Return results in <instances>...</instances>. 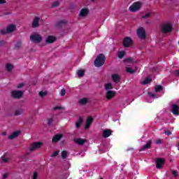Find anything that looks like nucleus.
<instances>
[{
    "mask_svg": "<svg viewBox=\"0 0 179 179\" xmlns=\"http://www.w3.org/2000/svg\"><path fill=\"white\" fill-rule=\"evenodd\" d=\"M60 3L58 1H56L52 3V8H58L59 6Z\"/></svg>",
    "mask_w": 179,
    "mask_h": 179,
    "instance_id": "nucleus-30",
    "label": "nucleus"
},
{
    "mask_svg": "<svg viewBox=\"0 0 179 179\" xmlns=\"http://www.w3.org/2000/svg\"><path fill=\"white\" fill-rule=\"evenodd\" d=\"M15 113H19V110H16Z\"/></svg>",
    "mask_w": 179,
    "mask_h": 179,
    "instance_id": "nucleus-56",
    "label": "nucleus"
},
{
    "mask_svg": "<svg viewBox=\"0 0 179 179\" xmlns=\"http://www.w3.org/2000/svg\"><path fill=\"white\" fill-rule=\"evenodd\" d=\"M137 35L139 37V38H141V39L146 38L145 29H143V27L138 28L137 29Z\"/></svg>",
    "mask_w": 179,
    "mask_h": 179,
    "instance_id": "nucleus-8",
    "label": "nucleus"
},
{
    "mask_svg": "<svg viewBox=\"0 0 179 179\" xmlns=\"http://www.w3.org/2000/svg\"><path fill=\"white\" fill-rule=\"evenodd\" d=\"M62 138V134H57L55 135L52 139V142L53 143H56V142H58L59 141H61V138Z\"/></svg>",
    "mask_w": 179,
    "mask_h": 179,
    "instance_id": "nucleus-19",
    "label": "nucleus"
},
{
    "mask_svg": "<svg viewBox=\"0 0 179 179\" xmlns=\"http://www.w3.org/2000/svg\"><path fill=\"white\" fill-rule=\"evenodd\" d=\"M151 82H152V80L150 78H147L142 83V85H148V83H150Z\"/></svg>",
    "mask_w": 179,
    "mask_h": 179,
    "instance_id": "nucleus-31",
    "label": "nucleus"
},
{
    "mask_svg": "<svg viewBox=\"0 0 179 179\" xmlns=\"http://www.w3.org/2000/svg\"><path fill=\"white\" fill-rule=\"evenodd\" d=\"M152 148V140H149L145 145L139 149V152H143L147 149H150Z\"/></svg>",
    "mask_w": 179,
    "mask_h": 179,
    "instance_id": "nucleus-11",
    "label": "nucleus"
},
{
    "mask_svg": "<svg viewBox=\"0 0 179 179\" xmlns=\"http://www.w3.org/2000/svg\"><path fill=\"white\" fill-rule=\"evenodd\" d=\"M150 13H147L145 15L141 16L142 19H148L150 17Z\"/></svg>",
    "mask_w": 179,
    "mask_h": 179,
    "instance_id": "nucleus-34",
    "label": "nucleus"
},
{
    "mask_svg": "<svg viewBox=\"0 0 179 179\" xmlns=\"http://www.w3.org/2000/svg\"><path fill=\"white\" fill-rule=\"evenodd\" d=\"M163 90V87L162 85L155 86V92H162Z\"/></svg>",
    "mask_w": 179,
    "mask_h": 179,
    "instance_id": "nucleus-32",
    "label": "nucleus"
},
{
    "mask_svg": "<svg viewBox=\"0 0 179 179\" xmlns=\"http://www.w3.org/2000/svg\"><path fill=\"white\" fill-rule=\"evenodd\" d=\"M155 143L156 145H162L164 143L163 139L162 138H159L157 140L155 141Z\"/></svg>",
    "mask_w": 179,
    "mask_h": 179,
    "instance_id": "nucleus-33",
    "label": "nucleus"
},
{
    "mask_svg": "<svg viewBox=\"0 0 179 179\" xmlns=\"http://www.w3.org/2000/svg\"><path fill=\"white\" fill-rule=\"evenodd\" d=\"M30 40L31 41H32V43H35L36 44H40V43L43 41V37L38 33H33L30 36Z\"/></svg>",
    "mask_w": 179,
    "mask_h": 179,
    "instance_id": "nucleus-3",
    "label": "nucleus"
},
{
    "mask_svg": "<svg viewBox=\"0 0 179 179\" xmlns=\"http://www.w3.org/2000/svg\"><path fill=\"white\" fill-rule=\"evenodd\" d=\"M23 96V92L19 91V90H13L11 92V97L13 99H22V96Z\"/></svg>",
    "mask_w": 179,
    "mask_h": 179,
    "instance_id": "nucleus-5",
    "label": "nucleus"
},
{
    "mask_svg": "<svg viewBox=\"0 0 179 179\" xmlns=\"http://www.w3.org/2000/svg\"><path fill=\"white\" fill-rule=\"evenodd\" d=\"M83 124V117H80L77 122H76V128H80V125Z\"/></svg>",
    "mask_w": 179,
    "mask_h": 179,
    "instance_id": "nucleus-21",
    "label": "nucleus"
},
{
    "mask_svg": "<svg viewBox=\"0 0 179 179\" xmlns=\"http://www.w3.org/2000/svg\"><path fill=\"white\" fill-rule=\"evenodd\" d=\"M6 1L5 0H0V5L2 3H6Z\"/></svg>",
    "mask_w": 179,
    "mask_h": 179,
    "instance_id": "nucleus-52",
    "label": "nucleus"
},
{
    "mask_svg": "<svg viewBox=\"0 0 179 179\" xmlns=\"http://www.w3.org/2000/svg\"><path fill=\"white\" fill-rule=\"evenodd\" d=\"M141 6H142V3L141 1L134 2L130 7V12H137L141 9Z\"/></svg>",
    "mask_w": 179,
    "mask_h": 179,
    "instance_id": "nucleus-4",
    "label": "nucleus"
},
{
    "mask_svg": "<svg viewBox=\"0 0 179 179\" xmlns=\"http://www.w3.org/2000/svg\"><path fill=\"white\" fill-rule=\"evenodd\" d=\"M21 45V43H18L17 45H16V47H20Z\"/></svg>",
    "mask_w": 179,
    "mask_h": 179,
    "instance_id": "nucleus-54",
    "label": "nucleus"
},
{
    "mask_svg": "<svg viewBox=\"0 0 179 179\" xmlns=\"http://www.w3.org/2000/svg\"><path fill=\"white\" fill-rule=\"evenodd\" d=\"M45 94H47V92H43V91H41V92H39V96H40L41 97H44V96H45Z\"/></svg>",
    "mask_w": 179,
    "mask_h": 179,
    "instance_id": "nucleus-41",
    "label": "nucleus"
},
{
    "mask_svg": "<svg viewBox=\"0 0 179 179\" xmlns=\"http://www.w3.org/2000/svg\"><path fill=\"white\" fill-rule=\"evenodd\" d=\"M125 62H128V64H133L134 63V60L132 59V58L126 59Z\"/></svg>",
    "mask_w": 179,
    "mask_h": 179,
    "instance_id": "nucleus-38",
    "label": "nucleus"
},
{
    "mask_svg": "<svg viewBox=\"0 0 179 179\" xmlns=\"http://www.w3.org/2000/svg\"><path fill=\"white\" fill-rule=\"evenodd\" d=\"M2 135H3V136H5V135H6V133L3 132V133H2Z\"/></svg>",
    "mask_w": 179,
    "mask_h": 179,
    "instance_id": "nucleus-55",
    "label": "nucleus"
},
{
    "mask_svg": "<svg viewBox=\"0 0 179 179\" xmlns=\"http://www.w3.org/2000/svg\"><path fill=\"white\" fill-rule=\"evenodd\" d=\"M172 112L173 113H179V107L177 104H173L172 105Z\"/></svg>",
    "mask_w": 179,
    "mask_h": 179,
    "instance_id": "nucleus-26",
    "label": "nucleus"
},
{
    "mask_svg": "<svg viewBox=\"0 0 179 179\" xmlns=\"http://www.w3.org/2000/svg\"><path fill=\"white\" fill-rule=\"evenodd\" d=\"M137 67H135V69H133L132 68L126 67V72L128 73H135L136 72Z\"/></svg>",
    "mask_w": 179,
    "mask_h": 179,
    "instance_id": "nucleus-24",
    "label": "nucleus"
},
{
    "mask_svg": "<svg viewBox=\"0 0 179 179\" xmlns=\"http://www.w3.org/2000/svg\"><path fill=\"white\" fill-rule=\"evenodd\" d=\"M172 174L173 176H174L175 177H178V172H177V171H172Z\"/></svg>",
    "mask_w": 179,
    "mask_h": 179,
    "instance_id": "nucleus-45",
    "label": "nucleus"
},
{
    "mask_svg": "<svg viewBox=\"0 0 179 179\" xmlns=\"http://www.w3.org/2000/svg\"><path fill=\"white\" fill-rule=\"evenodd\" d=\"M112 79L113 82H117V80L120 79V76H118L117 74H113Z\"/></svg>",
    "mask_w": 179,
    "mask_h": 179,
    "instance_id": "nucleus-28",
    "label": "nucleus"
},
{
    "mask_svg": "<svg viewBox=\"0 0 179 179\" xmlns=\"http://www.w3.org/2000/svg\"><path fill=\"white\" fill-rule=\"evenodd\" d=\"M1 159L2 161L4 162V163H8L9 162V159L8 158H6L5 157H1Z\"/></svg>",
    "mask_w": 179,
    "mask_h": 179,
    "instance_id": "nucleus-39",
    "label": "nucleus"
},
{
    "mask_svg": "<svg viewBox=\"0 0 179 179\" xmlns=\"http://www.w3.org/2000/svg\"><path fill=\"white\" fill-rule=\"evenodd\" d=\"M132 39L127 36L123 40V46L125 48L131 47V45H132Z\"/></svg>",
    "mask_w": 179,
    "mask_h": 179,
    "instance_id": "nucleus-9",
    "label": "nucleus"
},
{
    "mask_svg": "<svg viewBox=\"0 0 179 179\" xmlns=\"http://www.w3.org/2000/svg\"><path fill=\"white\" fill-rule=\"evenodd\" d=\"M66 94V91L65 90V89H62L60 92V95L61 96H64V94Z\"/></svg>",
    "mask_w": 179,
    "mask_h": 179,
    "instance_id": "nucleus-43",
    "label": "nucleus"
},
{
    "mask_svg": "<svg viewBox=\"0 0 179 179\" xmlns=\"http://www.w3.org/2000/svg\"><path fill=\"white\" fill-rule=\"evenodd\" d=\"M89 15V9L82 8L79 13V16L80 17H86Z\"/></svg>",
    "mask_w": 179,
    "mask_h": 179,
    "instance_id": "nucleus-13",
    "label": "nucleus"
},
{
    "mask_svg": "<svg viewBox=\"0 0 179 179\" xmlns=\"http://www.w3.org/2000/svg\"><path fill=\"white\" fill-rule=\"evenodd\" d=\"M40 17H35L32 21V27L33 29H36V27H38L40 26Z\"/></svg>",
    "mask_w": 179,
    "mask_h": 179,
    "instance_id": "nucleus-14",
    "label": "nucleus"
},
{
    "mask_svg": "<svg viewBox=\"0 0 179 179\" xmlns=\"http://www.w3.org/2000/svg\"><path fill=\"white\" fill-rule=\"evenodd\" d=\"M43 145L42 142H35L31 144L30 147V151L33 152L34 150H37V149H40L41 148V145Z\"/></svg>",
    "mask_w": 179,
    "mask_h": 179,
    "instance_id": "nucleus-7",
    "label": "nucleus"
},
{
    "mask_svg": "<svg viewBox=\"0 0 179 179\" xmlns=\"http://www.w3.org/2000/svg\"><path fill=\"white\" fill-rule=\"evenodd\" d=\"M149 96L150 97H153L154 99H156V95L152 92L149 93Z\"/></svg>",
    "mask_w": 179,
    "mask_h": 179,
    "instance_id": "nucleus-48",
    "label": "nucleus"
},
{
    "mask_svg": "<svg viewBox=\"0 0 179 179\" xmlns=\"http://www.w3.org/2000/svg\"><path fill=\"white\" fill-rule=\"evenodd\" d=\"M88 99L87 98H83L79 100L78 103L80 106H85V104H87Z\"/></svg>",
    "mask_w": 179,
    "mask_h": 179,
    "instance_id": "nucleus-22",
    "label": "nucleus"
},
{
    "mask_svg": "<svg viewBox=\"0 0 179 179\" xmlns=\"http://www.w3.org/2000/svg\"><path fill=\"white\" fill-rule=\"evenodd\" d=\"M58 155H59V150L55 151L52 155V157H57Z\"/></svg>",
    "mask_w": 179,
    "mask_h": 179,
    "instance_id": "nucleus-37",
    "label": "nucleus"
},
{
    "mask_svg": "<svg viewBox=\"0 0 179 179\" xmlns=\"http://www.w3.org/2000/svg\"><path fill=\"white\" fill-rule=\"evenodd\" d=\"M16 29V26L13 24H10L7 27V33H12L13 31H15Z\"/></svg>",
    "mask_w": 179,
    "mask_h": 179,
    "instance_id": "nucleus-20",
    "label": "nucleus"
},
{
    "mask_svg": "<svg viewBox=\"0 0 179 179\" xmlns=\"http://www.w3.org/2000/svg\"><path fill=\"white\" fill-rule=\"evenodd\" d=\"M24 86V84L20 83L17 86V89H21V87H23Z\"/></svg>",
    "mask_w": 179,
    "mask_h": 179,
    "instance_id": "nucleus-47",
    "label": "nucleus"
},
{
    "mask_svg": "<svg viewBox=\"0 0 179 179\" xmlns=\"http://www.w3.org/2000/svg\"><path fill=\"white\" fill-rule=\"evenodd\" d=\"M116 94L117 92H115V91L108 90L106 93V97L107 100H111L112 99H114V97H115Z\"/></svg>",
    "mask_w": 179,
    "mask_h": 179,
    "instance_id": "nucleus-10",
    "label": "nucleus"
},
{
    "mask_svg": "<svg viewBox=\"0 0 179 179\" xmlns=\"http://www.w3.org/2000/svg\"><path fill=\"white\" fill-rule=\"evenodd\" d=\"M77 75L79 78H83V76H85V70H78Z\"/></svg>",
    "mask_w": 179,
    "mask_h": 179,
    "instance_id": "nucleus-27",
    "label": "nucleus"
},
{
    "mask_svg": "<svg viewBox=\"0 0 179 179\" xmlns=\"http://www.w3.org/2000/svg\"><path fill=\"white\" fill-rule=\"evenodd\" d=\"M8 178V173H3L2 176V179H6Z\"/></svg>",
    "mask_w": 179,
    "mask_h": 179,
    "instance_id": "nucleus-49",
    "label": "nucleus"
},
{
    "mask_svg": "<svg viewBox=\"0 0 179 179\" xmlns=\"http://www.w3.org/2000/svg\"><path fill=\"white\" fill-rule=\"evenodd\" d=\"M37 177H38V173L37 172H34L32 176V179H37Z\"/></svg>",
    "mask_w": 179,
    "mask_h": 179,
    "instance_id": "nucleus-42",
    "label": "nucleus"
},
{
    "mask_svg": "<svg viewBox=\"0 0 179 179\" xmlns=\"http://www.w3.org/2000/svg\"><path fill=\"white\" fill-rule=\"evenodd\" d=\"M20 132L21 131L20 130L14 131L8 136V139H15V138H17V136L20 135Z\"/></svg>",
    "mask_w": 179,
    "mask_h": 179,
    "instance_id": "nucleus-18",
    "label": "nucleus"
},
{
    "mask_svg": "<svg viewBox=\"0 0 179 179\" xmlns=\"http://www.w3.org/2000/svg\"><path fill=\"white\" fill-rule=\"evenodd\" d=\"M173 114L176 115V117H178V115H179V113H173Z\"/></svg>",
    "mask_w": 179,
    "mask_h": 179,
    "instance_id": "nucleus-53",
    "label": "nucleus"
},
{
    "mask_svg": "<svg viewBox=\"0 0 179 179\" xmlns=\"http://www.w3.org/2000/svg\"><path fill=\"white\" fill-rule=\"evenodd\" d=\"M125 55L124 52H120L118 54V58H124V56Z\"/></svg>",
    "mask_w": 179,
    "mask_h": 179,
    "instance_id": "nucleus-36",
    "label": "nucleus"
},
{
    "mask_svg": "<svg viewBox=\"0 0 179 179\" xmlns=\"http://www.w3.org/2000/svg\"><path fill=\"white\" fill-rule=\"evenodd\" d=\"M156 163V169H163V166H164L166 162L163 158H157L155 160Z\"/></svg>",
    "mask_w": 179,
    "mask_h": 179,
    "instance_id": "nucleus-6",
    "label": "nucleus"
},
{
    "mask_svg": "<svg viewBox=\"0 0 179 179\" xmlns=\"http://www.w3.org/2000/svg\"><path fill=\"white\" fill-rule=\"evenodd\" d=\"M55 41H57V38L54 36H49L45 40L46 44H52V43H55Z\"/></svg>",
    "mask_w": 179,
    "mask_h": 179,
    "instance_id": "nucleus-15",
    "label": "nucleus"
},
{
    "mask_svg": "<svg viewBox=\"0 0 179 179\" xmlns=\"http://www.w3.org/2000/svg\"><path fill=\"white\" fill-rule=\"evenodd\" d=\"M175 75H176V76H179V70L175 71Z\"/></svg>",
    "mask_w": 179,
    "mask_h": 179,
    "instance_id": "nucleus-50",
    "label": "nucleus"
},
{
    "mask_svg": "<svg viewBox=\"0 0 179 179\" xmlns=\"http://www.w3.org/2000/svg\"><path fill=\"white\" fill-rule=\"evenodd\" d=\"M111 134H113V131L110 129H106L103 131L102 136L103 138H108V136H111Z\"/></svg>",
    "mask_w": 179,
    "mask_h": 179,
    "instance_id": "nucleus-16",
    "label": "nucleus"
},
{
    "mask_svg": "<svg viewBox=\"0 0 179 179\" xmlns=\"http://www.w3.org/2000/svg\"><path fill=\"white\" fill-rule=\"evenodd\" d=\"M0 33L3 34V36H5V34L8 33V29H2L1 31H0Z\"/></svg>",
    "mask_w": 179,
    "mask_h": 179,
    "instance_id": "nucleus-40",
    "label": "nucleus"
},
{
    "mask_svg": "<svg viewBox=\"0 0 179 179\" xmlns=\"http://www.w3.org/2000/svg\"><path fill=\"white\" fill-rule=\"evenodd\" d=\"M165 134L168 136H170V135H171V132L170 131V130H166L165 131Z\"/></svg>",
    "mask_w": 179,
    "mask_h": 179,
    "instance_id": "nucleus-46",
    "label": "nucleus"
},
{
    "mask_svg": "<svg viewBox=\"0 0 179 179\" xmlns=\"http://www.w3.org/2000/svg\"><path fill=\"white\" fill-rule=\"evenodd\" d=\"M6 69L8 72H12L13 69V64H7L6 65Z\"/></svg>",
    "mask_w": 179,
    "mask_h": 179,
    "instance_id": "nucleus-23",
    "label": "nucleus"
},
{
    "mask_svg": "<svg viewBox=\"0 0 179 179\" xmlns=\"http://www.w3.org/2000/svg\"><path fill=\"white\" fill-rule=\"evenodd\" d=\"M92 124H93V117L89 116L87 118L85 129H89V128H90V125H92Z\"/></svg>",
    "mask_w": 179,
    "mask_h": 179,
    "instance_id": "nucleus-12",
    "label": "nucleus"
},
{
    "mask_svg": "<svg viewBox=\"0 0 179 179\" xmlns=\"http://www.w3.org/2000/svg\"><path fill=\"white\" fill-rule=\"evenodd\" d=\"M57 110H62L63 111L65 110V108H62L61 106H56L53 108V110L55 111Z\"/></svg>",
    "mask_w": 179,
    "mask_h": 179,
    "instance_id": "nucleus-35",
    "label": "nucleus"
},
{
    "mask_svg": "<svg viewBox=\"0 0 179 179\" xmlns=\"http://www.w3.org/2000/svg\"><path fill=\"white\" fill-rule=\"evenodd\" d=\"M74 142L76 143H77V145H85V143H86V142H87V140H86L85 138H76L74 139Z\"/></svg>",
    "mask_w": 179,
    "mask_h": 179,
    "instance_id": "nucleus-17",
    "label": "nucleus"
},
{
    "mask_svg": "<svg viewBox=\"0 0 179 179\" xmlns=\"http://www.w3.org/2000/svg\"><path fill=\"white\" fill-rule=\"evenodd\" d=\"M160 30L163 34H170L173 31V25L169 22H164L160 26Z\"/></svg>",
    "mask_w": 179,
    "mask_h": 179,
    "instance_id": "nucleus-1",
    "label": "nucleus"
},
{
    "mask_svg": "<svg viewBox=\"0 0 179 179\" xmlns=\"http://www.w3.org/2000/svg\"><path fill=\"white\" fill-rule=\"evenodd\" d=\"M52 121H54V119H52V117L48 119V125H51V124H52Z\"/></svg>",
    "mask_w": 179,
    "mask_h": 179,
    "instance_id": "nucleus-44",
    "label": "nucleus"
},
{
    "mask_svg": "<svg viewBox=\"0 0 179 179\" xmlns=\"http://www.w3.org/2000/svg\"><path fill=\"white\" fill-rule=\"evenodd\" d=\"M111 89H113V84H111V83H108L105 85V90H106V92L111 90Z\"/></svg>",
    "mask_w": 179,
    "mask_h": 179,
    "instance_id": "nucleus-25",
    "label": "nucleus"
},
{
    "mask_svg": "<svg viewBox=\"0 0 179 179\" xmlns=\"http://www.w3.org/2000/svg\"><path fill=\"white\" fill-rule=\"evenodd\" d=\"M92 2H94V0H91Z\"/></svg>",
    "mask_w": 179,
    "mask_h": 179,
    "instance_id": "nucleus-57",
    "label": "nucleus"
},
{
    "mask_svg": "<svg viewBox=\"0 0 179 179\" xmlns=\"http://www.w3.org/2000/svg\"><path fill=\"white\" fill-rule=\"evenodd\" d=\"M106 62V56L103 54H99L94 62V66L100 68L103 66Z\"/></svg>",
    "mask_w": 179,
    "mask_h": 179,
    "instance_id": "nucleus-2",
    "label": "nucleus"
},
{
    "mask_svg": "<svg viewBox=\"0 0 179 179\" xmlns=\"http://www.w3.org/2000/svg\"><path fill=\"white\" fill-rule=\"evenodd\" d=\"M68 157V152L66 150H64L62 152V159H66Z\"/></svg>",
    "mask_w": 179,
    "mask_h": 179,
    "instance_id": "nucleus-29",
    "label": "nucleus"
},
{
    "mask_svg": "<svg viewBox=\"0 0 179 179\" xmlns=\"http://www.w3.org/2000/svg\"><path fill=\"white\" fill-rule=\"evenodd\" d=\"M13 115L17 117V115H20V113H15Z\"/></svg>",
    "mask_w": 179,
    "mask_h": 179,
    "instance_id": "nucleus-51",
    "label": "nucleus"
}]
</instances>
